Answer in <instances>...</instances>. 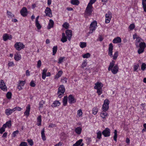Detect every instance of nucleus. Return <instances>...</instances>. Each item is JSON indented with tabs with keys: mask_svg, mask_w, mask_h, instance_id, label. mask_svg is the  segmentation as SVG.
<instances>
[{
	"mask_svg": "<svg viewBox=\"0 0 146 146\" xmlns=\"http://www.w3.org/2000/svg\"><path fill=\"white\" fill-rule=\"evenodd\" d=\"M90 26L96 28L97 26V23L96 21H94L92 22L90 25Z\"/></svg>",
	"mask_w": 146,
	"mask_h": 146,
	"instance_id": "obj_38",
	"label": "nucleus"
},
{
	"mask_svg": "<svg viewBox=\"0 0 146 146\" xmlns=\"http://www.w3.org/2000/svg\"><path fill=\"white\" fill-rule=\"evenodd\" d=\"M12 94L10 92H8L6 94V97L8 99H10L11 98Z\"/></svg>",
	"mask_w": 146,
	"mask_h": 146,
	"instance_id": "obj_43",
	"label": "nucleus"
},
{
	"mask_svg": "<svg viewBox=\"0 0 146 146\" xmlns=\"http://www.w3.org/2000/svg\"><path fill=\"white\" fill-rule=\"evenodd\" d=\"M102 108L103 111H107L109 108V105H105V104H103L102 106Z\"/></svg>",
	"mask_w": 146,
	"mask_h": 146,
	"instance_id": "obj_35",
	"label": "nucleus"
},
{
	"mask_svg": "<svg viewBox=\"0 0 146 146\" xmlns=\"http://www.w3.org/2000/svg\"><path fill=\"white\" fill-rule=\"evenodd\" d=\"M25 81H21L20 80L19 81V82H18L19 84H20L21 86H22V87L25 84Z\"/></svg>",
	"mask_w": 146,
	"mask_h": 146,
	"instance_id": "obj_48",
	"label": "nucleus"
},
{
	"mask_svg": "<svg viewBox=\"0 0 146 146\" xmlns=\"http://www.w3.org/2000/svg\"><path fill=\"white\" fill-rule=\"evenodd\" d=\"M13 110H14V112L15 111H20L21 110V108L19 107H16L14 108Z\"/></svg>",
	"mask_w": 146,
	"mask_h": 146,
	"instance_id": "obj_51",
	"label": "nucleus"
},
{
	"mask_svg": "<svg viewBox=\"0 0 146 146\" xmlns=\"http://www.w3.org/2000/svg\"><path fill=\"white\" fill-rule=\"evenodd\" d=\"M90 54L89 53H87L82 55V57L84 58H88L90 57Z\"/></svg>",
	"mask_w": 146,
	"mask_h": 146,
	"instance_id": "obj_37",
	"label": "nucleus"
},
{
	"mask_svg": "<svg viewBox=\"0 0 146 146\" xmlns=\"http://www.w3.org/2000/svg\"><path fill=\"white\" fill-rule=\"evenodd\" d=\"M105 16L106 23H108L110 22V20L112 17V13L111 12L109 11L106 14Z\"/></svg>",
	"mask_w": 146,
	"mask_h": 146,
	"instance_id": "obj_7",
	"label": "nucleus"
},
{
	"mask_svg": "<svg viewBox=\"0 0 146 146\" xmlns=\"http://www.w3.org/2000/svg\"><path fill=\"white\" fill-rule=\"evenodd\" d=\"M54 24V22L53 21L52 19H50L49 20V22L47 27L48 29H50L51 28L53 27Z\"/></svg>",
	"mask_w": 146,
	"mask_h": 146,
	"instance_id": "obj_24",
	"label": "nucleus"
},
{
	"mask_svg": "<svg viewBox=\"0 0 146 146\" xmlns=\"http://www.w3.org/2000/svg\"><path fill=\"white\" fill-rule=\"evenodd\" d=\"M41 137L42 140L43 141L45 140L46 139L44 133V129L43 128L41 132Z\"/></svg>",
	"mask_w": 146,
	"mask_h": 146,
	"instance_id": "obj_28",
	"label": "nucleus"
},
{
	"mask_svg": "<svg viewBox=\"0 0 146 146\" xmlns=\"http://www.w3.org/2000/svg\"><path fill=\"white\" fill-rule=\"evenodd\" d=\"M62 73L63 72L62 71H59L56 74L55 77V78L56 79H58L61 76L62 74Z\"/></svg>",
	"mask_w": 146,
	"mask_h": 146,
	"instance_id": "obj_26",
	"label": "nucleus"
},
{
	"mask_svg": "<svg viewBox=\"0 0 146 146\" xmlns=\"http://www.w3.org/2000/svg\"><path fill=\"white\" fill-rule=\"evenodd\" d=\"M80 46L82 48H83L86 46V42H81L80 43Z\"/></svg>",
	"mask_w": 146,
	"mask_h": 146,
	"instance_id": "obj_36",
	"label": "nucleus"
},
{
	"mask_svg": "<svg viewBox=\"0 0 146 146\" xmlns=\"http://www.w3.org/2000/svg\"><path fill=\"white\" fill-rule=\"evenodd\" d=\"M121 38L119 37H117L115 38L113 40V42L114 43H118L121 42Z\"/></svg>",
	"mask_w": 146,
	"mask_h": 146,
	"instance_id": "obj_19",
	"label": "nucleus"
},
{
	"mask_svg": "<svg viewBox=\"0 0 146 146\" xmlns=\"http://www.w3.org/2000/svg\"><path fill=\"white\" fill-rule=\"evenodd\" d=\"M47 70V69H44L42 71V78L43 79H45L46 78V76H50L51 75L50 73L48 72L47 73V75L46 74Z\"/></svg>",
	"mask_w": 146,
	"mask_h": 146,
	"instance_id": "obj_8",
	"label": "nucleus"
},
{
	"mask_svg": "<svg viewBox=\"0 0 146 146\" xmlns=\"http://www.w3.org/2000/svg\"><path fill=\"white\" fill-rule=\"evenodd\" d=\"M67 37L65 35V33H63L62 34V37L61 41L63 43L66 42L67 41Z\"/></svg>",
	"mask_w": 146,
	"mask_h": 146,
	"instance_id": "obj_20",
	"label": "nucleus"
},
{
	"mask_svg": "<svg viewBox=\"0 0 146 146\" xmlns=\"http://www.w3.org/2000/svg\"><path fill=\"white\" fill-rule=\"evenodd\" d=\"M7 14L9 17H12L14 16V15L12 14L10 12L7 11Z\"/></svg>",
	"mask_w": 146,
	"mask_h": 146,
	"instance_id": "obj_58",
	"label": "nucleus"
},
{
	"mask_svg": "<svg viewBox=\"0 0 146 146\" xmlns=\"http://www.w3.org/2000/svg\"><path fill=\"white\" fill-rule=\"evenodd\" d=\"M67 79V78L65 77H62L61 79V81L64 83H66Z\"/></svg>",
	"mask_w": 146,
	"mask_h": 146,
	"instance_id": "obj_52",
	"label": "nucleus"
},
{
	"mask_svg": "<svg viewBox=\"0 0 146 146\" xmlns=\"http://www.w3.org/2000/svg\"><path fill=\"white\" fill-rule=\"evenodd\" d=\"M35 25L38 29L39 30L41 29V26L39 23V21L35 22Z\"/></svg>",
	"mask_w": 146,
	"mask_h": 146,
	"instance_id": "obj_40",
	"label": "nucleus"
},
{
	"mask_svg": "<svg viewBox=\"0 0 146 146\" xmlns=\"http://www.w3.org/2000/svg\"><path fill=\"white\" fill-rule=\"evenodd\" d=\"M82 129L80 127H78L75 128V131L77 135H80L81 133Z\"/></svg>",
	"mask_w": 146,
	"mask_h": 146,
	"instance_id": "obj_16",
	"label": "nucleus"
},
{
	"mask_svg": "<svg viewBox=\"0 0 146 146\" xmlns=\"http://www.w3.org/2000/svg\"><path fill=\"white\" fill-rule=\"evenodd\" d=\"M146 64L145 63H143L141 66V70L143 71L146 68Z\"/></svg>",
	"mask_w": 146,
	"mask_h": 146,
	"instance_id": "obj_47",
	"label": "nucleus"
},
{
	"mask_svg": "<svg viewBox=\"0 0 146 146\" xmlns=\"http://www.w3.org/2000/svg\"><path fill=\"white\" fill-rule=\"evenodd\" d=\"M37 125L38 126H39L41 125L42 119L40 115H39L37 117Z\"/></svg>",
	"mask_w": 146,
	"mask_h": 146,
	"instance_id": "obj_23",
	"label": "nucleus"
},
{
	"mask_svg": "<svg viewBox=\"0 0 146 146\" xmlns=\"http://www.w3.org/2000/svg\"><path fill=\"white\" fill-rule=\"evenodd\" d=\"M68 101V97L67 96L64 97L63 100V105L65 106H66L67 103Z\"/></svg>",
	"mask_w": 146,
	"mask_h": 146,
	"instance_id": "obj_29",
	"label": "nucleus"
},
{
	"mask_svg": "<svg viewBox=\"0 0 146 146\" xmlns=\"http://www.w3.org/2000/svg\"><path fill=\"white\" fill-rule=\"evenodd\" d=\"M90 33H92L93 31L95 30L96 28L95 27L90 26Z\"/></svg>",
	"mask_w": 146,
	"mask_h": 146,
	"instance_id": "obj_54",
	"label": "nucleus"
},
{
	"mask_svg": "<svg viewBox=\"0 0 146 146\" xmlns=\"http://www.w3.org/2000/svg\"><path fill=\"white\" fill-rule=\"evenodd\" d=\"M96 89L97 90V92L99 95H100L102 93V88Z\"/></svg>",
	"mask_w": 146,
	"mask_h": 146,
	"instance_id": "obj_44",
	"label": "nucleus"
},
{
	"mask_svg": "<svg viewBox=\"0 0 146 146\" xmlns=\"http://www.w3.org/2000/svg\"><path fill=\"white\" fill-rule=\"evenodd\" d=\"M14 46L16 49L18 51H19L25 47V45L23 43L20 42H17L15 44Z\"/></svg>",
	"mask_w": 146,
	"mask_h": 146,
	"instance_id": "obj_6",
	"label": "nucleus"
},
{
	"mask_svg": "<svg viewBox=\"0 0 146 146\" xmlns=\"http://www.w3.org/2000/svg\"><path fill=\"white\" fill-rule=\"evenodd\" d=\"M30 107L29 105L27 107L26 110L24 113V114L25 115H26L27 117H28L29 115L30 111Z\"/></svg>",
	"mask_w": 146,
	"mask_h": 146,
	"instance_id": "obj_17",
	"label": "nucleus"
},
{
	"mask_svg": "<svg viewBox=\"0 0 146 146\" xmlns=\"http://www.w3.org/2000/svg\"><path fill=\"white\" fill-rule=\"evenodd\" d=\"M20 13L21 15L23 17L26 16L28 14L27 10L26 8L25 7H23L20 11Z\"/></svg>",
	"mask_w": 146,
	"mask_h": 146,
	"instance_id": "obj_10",
	"label": "nucleus"
},
{
	"mask_svg": "<svg viewBox=\"0 0 146 146\" xmlns=\"http://www.w3.org/2000/svg\"><path fill=\"white\" fill-rule=\"evenodd\" d=\"M60 104V103L58 101H55L51 105L52 107L53 108L56 107V106H59Z\"/></svg>",
	"mask_w": 146,
	"mask_h": 146,
	"instance_id": "obj_22",
	"label": "nucleus"
},
{
	"mask_svg": "<svg viewBox=\"0 0 146 146\" xmlns=\"http://www.w3.org/2000/svg\"><path fill=\"white\" fill-rule=\"evenodd\" d=\"M109 101L108 100L106 99L104 101V104H105V105H109Z\"/></svg>",
	"mask_w": 146,
	"mask_h": 146,
	"instance_id": "obj_62",
	"label": "nucleus"
},
{
	"mask_svg": "<svg viewBox=\"0 0 146 146\" xmlns=\"http://www.w3.org/2000/svg\"><path fill=\"white\" fill-rule=\"evenodd\" d=\"M114 136H113V139L115 141H117V131L116 130H115L114 131Z\"/></svg>",
	"mask_w": 146,
	"mask_h": 146,
	"instance_id": "obj_34",
	"label": "nucleus"
},
{
	"mask_svg": "<svg viewBox=\"0 0 146 146\" xmlns=\"http://www.w3.org/2000/svg\"><path fill=\"white\" fill-rule=\"evenodd\" d=\"M62 26L64 27L67 29L68 28L69 24L68 23L65 22L63 25Z\"/></svg>",
	"mask_w": 146,
	"mask_h": 146,
	"instance_id": "obj_45",
	"label": "nucleus"
},
{
	"mask_svg": "<svg viewBox=\"0 0 146 146\" xmlns=\"http://www.w3.org/2000/svg\"><path fill=\"white\" fill-rule=\"evenodd\" d=\"M92 5H88L84 13L85 17H87L91 16L92 12Z\"/></svg>",
	"mask_w": 146,
	"mask_h": 146,
	"instance_id": "obj_5",
	"label": "nucleus"
},
{
	"mask_svg": "<svg viewBox=\"0 0 146 146\" xmlns=\"http://www.w3.org/2000/svg\"><path fill=\"white\" fill-rule=\"evenodd\" d=\"M108 115V113L107 112L104 111H102L100 113V116L102 117L104 119H106V117Z\"/></svg>",
	"mask_w": 146,
	"mask_h": 146,
	"instance_id": "obj_21",
	"label": "nucleus"
},
{
	"mask_svg": "<svg viewBox=\"0 0 146 146\" xmlns=\"http://www.w3.org/2000/svg\"><path fill=\"white\" fill-rule=\"evenodd\" d=\"M19 133L18 130H16L15 131H14L12 133V136L13 137H15L16 136L17 134H18Z\"/></svg>",
	"mask_w": 146,
	"mask_h": 146,
	"instance_id": "obj_49",
	"label": "nucleus"
},
{
	"mask_svg": "<svg viewBox=\"0 0 146 146\" xmlns=\"http://www.w3.org/2000/svg\"><path fill=\"white\" fill-rule=\"evenodd\" d=\"M19 146H27V143L25 142H22L20 144Z\"/></svg>",
	"mask_w": 146,
	"mask_h": 146,
	"instance_id": "obj_55",
	"label": "nucleus"
},
{
	"mask_svg": "<svg viewBox=\"0 0 146 146\" xmlns=\"http://www.w3.org/2000/svg\"><path fill=\"white\" fill-rule=\"evenodd\" d=\"M102 133L105 137H109L110 135V130L108 128H106L102 132Z\"/></svg>",
	"mask_w": 146,
	"mask_h": 146,
	"instance_id": "obj_9",
	"label": "nucleus"
},
{
	"mask_svg": "<svg viewBox=\"0 0 146 146\" xmlns=\"http://www.w3.org/2000/svg\"><path fill=\"white\" fill-rule=\"evenodd\" d=\"M14 112L13 109L8 108L5 110V113L7 115L9 116Z\"/></svg>",
	"mask_w": 146,
	"mask_h": 146,
	"instance_id": "obj_18",
	"label": "nucleus"
},
{
	"mask_svg": "<svg viewBox=\"0 0 146 146\" xmlns=\"http://www.w3.org/2000/svg\"><path fill=\"white\" fill-rule=\"evenodd\" d=\"M6 126H7L9 127H10L11 126V120H9L8 121H7L6 123Z\"/></svg>",
	"mask_w": 146,
	"mask_h": 146,
	"instance_id": "obj_53",
	"label": "nucleus"
},
{
	"mask_svg": "<svg viewBox=\"0 0 146 146\" xmlns=\"http://www.w3.org/2000/svg\"><path fill=\"white\" fill-rule=\"evenodd\" d=\"M141 38L140 37H138L136 40L135 44L137 48L139 49L138 50V53L140 54L143 52L144 49L146 47V44L144 42H140Z\"/></svg>",
	"mask_w": 146,
	"mask_h": 146,
	"instance_id": "obj_1",
	"label": "nucleus"
},
{
	"mask_svg": "<svg viewBox=\"0 0 146 146\" xmlns=\"http://www.w3.org/2000/svg\"><path fill=\"white\" fill-rule=\"evenodd\" d=\"M14 58L16 61H18L21 59V56L20 55L17 54L15 55Z\"/></svg>",
	"mask_w": 146,
	"mask_h": 146,
	"instance_id": "obj_27",
	"label": "nucleus"
},
{
	"mask_svg": "<svg viewBox=\"0 0 146 146\" xmlns=\"http://www.w3.org/2000/svg\"><path fill=\"white\" fill-rule=\"evenodd\" d=\"M57 46H54L52 48V52L53 55H54L56 54L57 50Z\"/></svg>",
	"mask_w": 146,
	"mask_h": 146,
	"instance_id": "obj_31",
	"label": "nucleus"
},
{
	"mask_svg": "<svg viewBox=\"0 0 146 146\" xmlns=\"http://www.w3.org/2000/svg\"><path fill=\"white\" fill-rule=\"evenodd\" d=\"M64 57H61L58 59V63L61 64L63 62V60L65 59Z\"/></svg>",
	"mask_w": 146,
	"mask_h": 146,
	"instance_id": "obj_42",
	"label": "nucleus"
},
{
	"mask_svg": "<svg viewBox=\"0 0 146 146\" xmlns=\"http://www.w3.org/2000/svg\"><path fill=\"white\" fill-rule=\"evenodd\" d=\"M8 35L7 34H4L3 36V39L4 41H6L8 39Z\"/></svg>",
	"mask_w": 146,
	"mask_h": 146,
	"instance_id": "obj_39",
	"label": "nucleus"
},
{
	"mask_svg": "<svg viewBox=\"0 0 146 146\" xmlns=\"http://www.w3.org/2000/svg\"><path fill=\"white\" fill-rule=\"evenodd\" d=\"M142 5L144 11L146 12V3L142 2Z\"/></svg>",
	"mask_w": 146,
	"mask_h": 146,
	"instance_id": "obj_50",
	"label": "nucleus"
},
{
	"mask_svg": "<svg viewBox=\"0 0 146 146\" xmlns=\"http://www.w3.org/2000/svg\"><path fill=\"white\" fill-rule=\"evenodd\" d=\"M98 111V109L97 107H94L92 109V113L94 115L97 114Z\"/></svg>",
	"mask_w": 146,
	"mask_h": 146,
	"instance_id": "obj_33",
	"label": "nucleus"
},
{
	"mask_svg": "<svg viewBox=\"0 0 146 146\" xmlns=\"http://www.w3.org/2000/svg\"><path fill=\"white\" fill-rule=\"evenodd\" d=\"M135 27V25L133 24H131L129 26V28L131 30H132Z\"/></svg>",
	"mask_w": 146,
	"mask_h": 146,
	"instance_id": "obj_56",
	"label": "nucleus"
},
{
	"mask_svg": "<svg viewBox=\"0 0 146 146\" xmlns=\"http://www.w3.org/2000/svg\"><path fill=\"white\" fill-rule=\"evenodd\" d=\"M87 65V63L86 62V60H84L81 65V67L83 68L85 67Z\"/></svg>",
	"mask_w": 146,
	"mask_h": 146,
	"instance_id": "obj_46",
	"label": "nucleus"
},
{
	"mask_svg": "<svg viewBox=\"0 0 146 146\" xmlns=\"http://www.w3.org/2000/svg\"><path fill=\"white\" fill-rule=\"evenodd\" d=\"M115 63V61L112 60L111 62H110L108 68V70H111L112 73L114 74H116L119 70V67L117 64H115L114 66Z\"/></svg>",
	"mask_w": 146,
	"mask_h": 146,
	"instance_id": "obj_2",
	"label": "nucleus"
},
{
	"mask_svg": "<svg viewBox=\"0 0 146 146\" xmlns=\"http://www.w3.org/2000/svg\"><path fill=\"white\" fill-rule=\"evenodd\" d=\"M41 62L40 60H39L38 61L37 64V67L38 68H40L41 66Z\"/></svg>",
	"mask_w": 146,
	"mask_h": 146,
	"instance_id": "obj_61",
	"label": "nucleus"
},
{
	"mask_svg": "<svg viewBox=\"0 0 146 146\" xmlns=\"http://www.w3.org/2000/svg\"><path fill=\"white\" fill-rule=\"evenodd\" d=\"M45 102L43 100H42L40 101L39 103V109L40 110L41 108L43 107V104H45Z\"/></svg>",
	"mask_w": 146,
	"mask_h": 146,
	"instance_id": "obj_30",
	"label": "nucleus"
},
{
	"mask_svg": "<svg viewBox=\"0 0 146 146\" xmlns=\"http://www.w3.org/2000/svg\"><path fill=\"white\" fill-rule=\"evenodd\" d=\"M44 12L46 16L50 17H52L51 10L50 8L47 7L45 10Z\"/></svg>",
	"mask_w": 146,
	"mask_h": 146,
	"instance_id": "obj_12",
	"label": "nucleus"
},
{
	"mask_svg": "<svg viewBox=\"0 0 146 146\" xmlns=\"http://www.w3.org/2000/svg\"><path fill=\"white\" fill-rule=\"evenodd\" d=\"M0 88L2 90L5 91L7 90V87L5 84L4 83L3 80H1L0 82Z\"/></svg>",
	"mask_w": 146,
	"mask_h": 146,
	"instance_id": "obj_14",
	"label": "nucleus"
},
{
	"mask_svg": "<svg viewBox=\"0 0 146 146\" xmlns=\"http://www.w3.org/2000/svg\"><path fill=\"white\" fill-rule=\"evenodd\" d=\"M27 141L30 145L32 146L33 145V142L32 139H28Z\"/></svg>",
	"mask_w": 146,
	"mask_h": 146,
	"instance_id": "obj_59",
	"label": "nucleus"
},
{
	"mask_svg": "<svg viewBox=\"0 0 146 146\" xmlns=\"http://www.w3.org/2000/svg\"><path fill=\"white\" fill-rule=\"evenodd\" d=\"M113 46L112 43L110 44L108 48V54L110 56L111 58L113 57V59L114 60H116L118 56V52L117 51L116 52L113 56Z\"/></svg>",
	"mask_w": 146,
	"mask_h": 146,
	"instance_id": "obj_3",
	"label": "nucleus"
},
{
	"mask_svg": "<svg viewBox=\"0 0 146 146\" xmlns=\"http://www.w3.org/2000/svg\"><path fill=\"white\" fill-rule=\"evenodd\" d=\"M82 141V139H80L79 140L77 141L74 144L73 146H78L80 144Z\"/></svg>",
	"mask_w": 146,
	"mask_h": 146,
	"instance_id": "obj_32",
	"label": "nucleus"
},
{
	"mask_svg": "<svg viewBox=\"0 0 146 146\" xmlns=\"http://www.w3.org/2000/svg\"><path fill=\"white\" fill-rule=\"evenodd\" d=\"M97 138L98 139H100L101 138L102 133L100 131H99L97 133Z\"/></svg>",
	"mask_w": 146,
	"mask_h": 146,
	"instance_id": "obj_41",
	"label": "nucleus"
},
{
	"mask_svg": "<svg viewBox=\"0 0 146 146\" xmlns=\"http://www.w3.org/2000/svg\"><path fill=\"white\" fill-rule=\"evenodd\" d=\"M96 0H90V2L88 5H92L95 3Z\"/></svg>",
	"mask_w": 146,
	"mask_h": 146,
	"instance_id": "obj_57",
	"label": "nucleus"
},
{
	"mask_svg": "<svg viewBox=\"0 0 146 146\" xmlns=\"http://www.w3.org/2000/svg\"><path fill=\"white\" fill-rule=\"evenodd\" d=\"M68 103L70 104L74 103L76 102V100L72 95H70L68 97Z\"/></svg>",
	"mask_w": 146,
	"mask_h": 146,
	"instance_id": "obj_11",
	"label": "nucleus"
},
{
	"mask_svg": "<svg viewBox=\"0 0 146 146\" xmlns=\"http://www.w3.org/2000/svg\"><path fill=\"white\" fill-rule=\"evenodd\" d=\"M70 3L73 5H78L79 3V1L78 0H71L70 1Z\"/></svg>",
	"mask_w": 146,
	"mask_h": 146,
	"instance_id": "obj_25",
	"label": "nucleus"
},
{
	"mask_svg": "<svg viewBox=\"0 0 146 146\" xmlns=\"http://www.w3.org/2000/svg\"><path fill=\"white\" fill-rule=\"evenodd\" d=\"M139 67L138 65H135L134 66L133 68L134 71H136Z\"/></svg>",
	"mask_w": 146,
	"mask_h": 146,
	"instance_id": "obj_64",
	"label": "nucleus"
},
{
	"mask_svg": "<svg viewBox=\"0 0 146 146\" xmlns=\"http://www.w3.org/2000/svg\"><path fill=\"white\" fill-rule=\"evenodd\" d=\"M77 114L78 115H79V116H80L81 115H82V110L81 109H80L77 112Z\"/></svg>",
	"mask_w": 146,
	"mask_h": 146,
	"instance_id": "obj_60",
	"label": "nucleus"
},
{
	"mask_svg": "<svg viewBox=\"0 0 146 146\" xmlns=\"http://www.w3.org/2000/svg\"><path fill=\"white\" fill-rule=\"evenodd\" d=\"M65 89L64 86L63 85H60L58 89V90L57 92L58 96L59 98L62 97L65 92Z\"/></svg>",
	"mask_w": 146,
	"mask_h": 146,
	"instance_id": "obj_4",
	"label": "nucleus"
},
{
	"mask_svg": "<svg viewBox=\"0 0 146 146\" xmlns=\"http://www.w3.org/2000/svg\"><path fill=\"white\" fill-rule=\"evenodd\" d=\"M103 86V84L99 82H97L95 84L94 88L95 89L102 88Z\"/></svg>",
	"mask_w": 146,
	"mask_h": 146,
	"instance_id": "obj_15",
	"label": "nucleus"
},
{
	"mask_svg": "<svg viewBox=\"0 0 146 146\" xmlns=\"http://www.w3.org/2000/svg\"><path fill=\"white\" fill-rule=\"evenodd\" d=\"M66 36L68 37V40L70 41L72 36V31L70 30H67L66 31Z\"/></svg>",
	"mask_w": 146,
	"mask_h": 146,
	"instance_id": "obj_13",
	"label": "nucleus"
},
{
	"mask_svg": "<svg viewBox=\"0 0 146 146\" xmlns=\"http://www.w3.org/2000/svg\"><path fill=\"white\" fill-rule=\"evenodd\" d=\"M30 86L32 87H34L35 86L36 84H35L34 82L33 81H31L30 84Z\"/></svg>",
	"mask_w": 146,
	"mask_h": 146,
	"instance_id": "obj_63",
	"label": "nucleus"
}]
</instances>
